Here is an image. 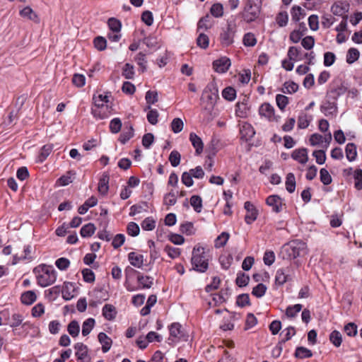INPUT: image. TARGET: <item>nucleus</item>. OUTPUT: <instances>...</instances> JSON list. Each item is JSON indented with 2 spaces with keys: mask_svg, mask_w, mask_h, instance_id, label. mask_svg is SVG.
<instances>
[{
  "mask_svg": "<svg viewBox=\"0 0 362 362\" xmlns=\"http://www.w3.org/2000/svg\"><path fill=\"white\" fill-rule=\"evenodd\" d=\"M94 107L91 109L93 117L98 119H103L109 117L112 107L109 104V95L105 94L94 95L93 98Z\"/></svg>",
  "mask_w": 362,
  "mask_h": 362,
  "instance_id": "f257e3e1",
  "label": "nucleus"
},
{
  "mask_svg": "<svg viewBox=\"0 0 362 362\" xmlns=\"http://www.w3.org/2000/svg\"><path fill=\"white\" fill-rule=\"evenodd\" d=\"M305 243L298 240H292L284 245L280 251V256L283 259H292L305 253Z\"/></svg>",
  "mask_w": 362,
  "mask_h": 362,
  "instance_id": "f03ea898",
  "label": "nucleus"
},
{
  "mask_svg": "<svg viewBox=\"0 0 362 362\" xmlns=\"http://www.w3.org/2000/svg\"><path fill=\"white\" fill-rule=\"evenodd\" d=\"M209 255L203 247L197 245L193 248L191 262L195 271L205 272L209 267Z\"/></svg>",
  "mask_w": 362,
  "mask_h": 362,
  "instance_id": "7ed1b4c3",
  "label": "nucleus"
},
{
  "mask_svg": "<svg viewBox=\"0 0 362 362\" xmlns=\"http://www.w3.org/2000/svg\"><path fill=\"white\" fill-rule=\"evenodd\" d=\"M37 284L42 287H47L55 282L57 274L51 266L43 265L35 268Z\"/></svg>",
  "mask_w": 362,
  "mask_h": 362,
  "instance_id": "20e7f679",
  "label": "nucleus"
},
{
  "mask_svg": "<svg viewBox=\"0 0 362 362\" xmlns=\"http://www.w3.org/2000/svg\"><path fill=\"white\" fill-rule=\"evenodd\" d=\"M261 0H247L241 13L243 19L247 23L254 21L259 14Z\"/></svg>",
  "mask_w": 362,
  "mask_h": 362,
  "instance_id": "39448f33",
  "label": "nucleus"
},
{
  "mask_svg": "<svg viewBox=\"0 0 362 362\" xmlns=\"http://www.w3.org/2000/svg\"><path fill=\"white\" fill-rule=\"evenodd\" d=\"M169 344H175L180 341H187L188 335L185 329L178 322H173L169 326Z\"/></svg>",
  "mask_w": 362,
  "mask_h": 362,
  "instance_id": "423d86ee",
  "label": "nucleus"
},
{
  "mask_svg": "<svg viewBox=\"0 0 362 362\" xmlns=\"http://www.w3.org/2000/svg\"><path fill=\"white\" fill-rule=\"evenodd\" d=\"M203 99H206L207 103L211 107L214 105L218 99V90L216 83L213 81L208 83L203 92Z\"/></svg>",
  "mask_w": 362,
  "mask_h": 362,
  "instance_id": "0eeeda50",
  "label": "nucleus"
},
{
  "mask_svg": "<svg viewBox=\"0 0 362 362\" xmlns=\"http://www.w3.org/2000/svg\"><path fill=\"white\" fill-rule=\"evenodd\" d=\"M235 33V26L228 24L226 30L221 34L220 40L223 46H229L233 43Z\"/></svg>",
  "mask_w": 362,
  "mask_h": 362,
  "instance_id": "6e6552de",
  "label": "nucleus"
},
{
  "mask_svg": "<svg viewBox=\"0 0 362 362\" xmlns=\"http://www.w3.org/2000/svg\"><path fill=\"white\" fill-rule=\"evenodd\" d=\"M231 65L229 58L222 57L213 62V67L215 71L223 74L226 72Z\"/></svg>",
  "mask_w": 362,
  "mask_h": 362,
  "instance_id": "1a4fd4ad",
  "label": "nucleus"
},
{
  "mask_svg": "<svg viewBox=\"0 0 362 362\" xmlns=\"http://www.w3.org/2000/svg\"><path fill=\"white\" fill-rule=\"evenodd\" d=\"M259 118L269 122L272 119V105L269 103H264L260 105L258 110Z\"/></svg>",
  "mask_w": 362,
  "mask_h": 362,
  "instance_id": "9d476101",
  "label": "nucleus"
},
{
  "mask_svg": "<svg viewBox=\"0 0 362 362\" xmlns=\"http://www.w3.org/2000/svg\"><path fill=\"white\" fill-rule=\"evenodd\" d=\"M291 158L300 164H305L308 160V150L305 148L296 149L292 152Z\"/></svg>",
  "mask_w": 362,
  "mask_h": 362,
  "instance_id": "9b49d317",
  "label": "nucleus"
},
{
  "mask_svg": "<svg viewBox=\"0 0 362 362\" xmlns=\"http://www.w3.org/2000/svg\"><path fill=\"white\" fill-rule=\"evenodd\" d=\"M245 209L247 211L245 219L247 223L250 224L257 218V212L254 205L250 202L245 203Z\"/></svg>",
  "mask_w": 362,
  "mask_h": 362,
  "instance_id": "f8f14e48",
  "label": "nucleus"
},
{
  "mask_svg": "<svg viewBox=\"0 0 362 362\" xmlns=\"http://www.w3.org/2000/svg\"><path fill=\"white\" fill-rule=\"evenodd\" d=\"M62 297L66 300L72 299L75 296V287L71 282H64L62 290Z\"/></svg>",
  "mask_w": 362,
  "mask_h": 362,
  "instance_id": "ddd939ff",
  "label": "nucleus"
},
{
  "mask_svg": "<svg viewBox=\"0 0 362 362\" xmlns=\"http://www.w3.org/2000/svg\"><path fill=\"white\" fill-rule=\"evenodd\" d=\"M349 8V4L346 1H337L331 8V11L333 14L336 16H342L347 12Z\"/></svg>",
  "mask_w": 362,
  "mask_h": 362,
  "instance_id": "4468645a",
  "label": "nucleus"
},
{
  "mask_svg": "<svg viewBox=\"0 0 362 362\" xmlns=\"http://www.w3.org/2000/svg\"><path fill=\"white\" fill-rule=\"evenodd\" d=\"M189 141L195 148L196 153L199 155L202 152L204 148V144L202 139L195 133L192 132L189 134Z\"/></svg>",
  "mask_w": 362,
  "mask_h": 362,
  "instance_id": "2eb2a0df",
  "label": "nucleus"
},
{
  "mask_svg": "<svg viewBox=\"0 0 362 362\" xmlns=\"http://www.w3.org/2000/svg\"><path fill=\"white\" fill-rule=\"evenodd\" d=\"M128 259L130 264L136 268H141L144 264V256L134 252L129 253Z\"/></svg>",
  "mask_w": 362,
  "mask_h": 362,
  "instance_id": "dca6fc26",
  "label": "nucleus"
},
{
  "mask_svg": "<svg viewBox=\"0 0 362 362\" xmlns=\"http://www.w3.org/2000/svg\"><path fill=\"white\" fill-rule=\"evenodd\" d=\"M240 132L242 139H244L245 141L251 139L255 133L253 127L248 123H244L241 126Z\"/></svg>",
  "mask_w": 362,
  "mask_h": 362,
  "instance_id": "f3484780",
  "label": "nucleus"
},
{
  "mask_svg": "<svg viewBox=\"0 0 362 362\" xmlns=\"http://www.w3.org/2000/svg\"><path fill=\"white\" fill-rule=\"evenodd\" d=\"M103 315L107 320H112L117 315L116 308L111 304H105L102 310Z\"/></svg>",
  "mask_w": 362,
  "mask_h": 362,
  "instance_id": "a211bd4d",
  "label": "nucleus"
},
{
  "mask_svg": "<svg viewBox=\"0 0 362 362\" xmlns=\"http://www.w3.org/2000/svg\"><path fill=\"white\" fill-rule=\"evenodd\" d=\"M98 340L102 344V350L104 353L107 352L112 346V339L104 332H100L98 336Z\"/></svg>",
  "mask_w": 362,
  "mask_h": 362,
  "instance_id": "6ab92c4d",
  "label": "nucleus"
},
{
  "mask_svg": "<svg viewBox=\"0 0 362 362\" xmlns=\"http://www.w3.org/2000/svg\"><path fill=\"white\" fill-rule=\"evenodd\" d=\"M20 15L21 17L28 18L35 23L39 22V18L37 15L30 6H26L22 10H21Z\"/></svg>",
  "mask_w": 362,
  "mask_h": 362,
  "instance_id": "aec40b11",
  "label": "nucleus"
},
{
  "mask_svg": "<svg viewBox=\"0 0 362 362\" xmlns=\"http://www.w3.org/2000/svg\"><path fill=\"white\" fill-rule=\"evenodd\" d=\"M78 360H84L88 356V347L82 343H76L74 346Z\"/></svg>",
  "mask_w": 362,
  "mask_h": 362,
  "instance_id": "412c9836",
  "label": "nucleus"
},
{
  "mask_svg": "<svg viewBox=\"0 0 362 362\" xmlns=\"http://www.w3.org/2000/svg\"><path fill=\"white\" fill-rule=\"evenodd\" d=\"M37 299L35 293L33 291H28L22 293L21 300L22 303L25 305H31Z\"/></svg>",
  "mask_w": 362,
  "mask_h": 362,
  "instance_id": "4be33fe9",
  "label": "nucleus"
},
{
  "mask_svg": "<svg viewBox=\"0 0 362 362\" xmlns=\"http://www.w3.org/2000/svg\"><path fill=\"white\" fill-rule=\"evenodd\" d=\"M312 120V117L308 115L305 113H301L298 118V127L300 129H305L307 128L310 121Z\"/></svg>",
  "mask_w": 362,
  "mask_h": 362,
  "instance_id": "5701e85b",
  "label": "nucleus"
},
{
  "mask_svg": "<svg viewBox=\"0 0 362 362\" xmlns=\"http://www.w3.org/2000/svg\"><path fill=\"white\" fill-rule=\"evenodd\" d=\"M298 89V85L293 81H286L284 83L281 91L284 93L291 94L296 93Z\"/></svg>",
  "mask_w": 362,
  "mask_h": 362,
  "instance_id": "b1692460",
  "label": "nucleus"
},
{
  "mask_svg": "<svg viewBox=\"0 0 362 362\" xmlns=\"http://www.w3.org/2000/svg\"><path fill=\"white\" fill-rule=\"evenodd\" d=\"M53 150L52 144H46L41 148L40 155L38 156L37 160L40 163H42L51 153Z\"/></svg>",
  "mask_w": 362,
  "mask_h": 362,
  "instance_id": "393cba45",
  "label": "nucleus"
},
{
  "mask_svg": "<svg viewBox=\"0 0 362 362\" xmlns=\"http://www.w3.org/2000/svg\"><path fill=\"white\" fill-rule=\"evenodd\" d=\"M346 158L349 161H353L355 160L357 151H356V146L353 143H349L346 146Z\"/></svg>",
  "mask_w": 362,
  "mask_h": 362,
  "instance_id": "a878e982",
  "label": "nucleus"
},
{
  "mask_svg": "<svg viewBox=\"0 0 362 362\" xmlns=\"http://www.w3.org/2000/svg\"><path fill=\"white\" fill-rule=\"evenodd\" d=\"M296 357L298 358H310L313 356L312 351L303 346L297 347L295 352Z\"/></svg>",
  "mask_w": 362,
  "mask_h": 362,
  "instance_id": "bb28decb",
  "label": "nucleus"
},
{
  "mask_svg": "<svg viewBox=\"0 0 362 362\" xmlns=\"http://www.w3.org/2000/svg\"><path fill=\"white\" fill-rule=\"evenodd\" d=\"M108 182H109V177L107 175H103L98 183V191L100 193L103 194H105L108 191Z\"/></svg>",
  "mask_w": 362,
  "mask_h": 362,
  "instance_id": "cd10ccee",
  "label": "nucleus"
},
{
  "mask_svg": "<svg viewBox=\"0 0 362 362\" xmlns=\"http://www.w3.org/2000/svg\"><path fill=\"white\" fill-rule=\"evenodd\" d=\"M95 230V227L93 223H88L83 226L80 231V234L83 238L90 237Z\"/></svg>",
  "mask_w": 362,
  "mask_h": 362,
  "instance_id": "c85d7f7f",
  "label": "nucleus"
},
{
  "mask_svg": "<svg viewBox=\"0 0 362 362\" xmlns=\"http://www.w3.org/2000/svg\"><path fill=\"white\" fill-rule=\"evenodd\" d=\"M95 325V320L93 318H88L85 320L82 325V334L87 336L90 334Z\"/></svg>",
  "mask_w": 362,
  "mask_h": 362,
  "instance_id": "c756f323",
  "label": "nucleus"
},
{
  "mask_svg": "<svg viewBox=\"0 0 362 362\" xmlns=\"http://www.w3.org/2000/svg\"><path fill=\"white\" fill-rule=\"evenodd\" d=\"M286 188L289 193H292L296 189V178L293 173H288L286 176Z\"/></svg>",
  "mask_w": 362,
  "mask_h": 362,
  "instance_id": "7c9ffc66",
  "label": "nucleus"
},
{
  "mask_svg": "<svg viewBox=\"0 0 362 362\" xmlns=\"http://www.w3.org/2000/svg\"><path fill=\"white\" fill-rule=\"evenodd\" d=\"M190 204L195 211L199 213L202 209V199L198 195H193L190 198Z\"/></svg>",
  "mask_w": 362,
  "mask_h": 362,
  "instance_id": "2f4dec72",
  "label": "nucleus"
},
{
  "mask_svg": "<svg viewBox=\"0 0 362 362\" xmlns=\"http://www.w3.org/2000/svg\"><path fill=\"white\" fill-rule=\"evenodd\" d=\"M288 57L291 61L301 60L300 48L297 47H291L288 52Z\"/></svg>",
  "mask_w": 362,
  "mask_h": 362,
  "instance_id": "473e14b6",
  "label": "nucleus"
},
{
  "mask_svg": "<svg viewBox=\"0 0 362 362\" xmlns=\"http://www.w3.org/2000/svg\"><path fill=\"white\" fill-rule=\"evenodd\" d=\"M321 112L324 113L326 116L332 115L336 112L335 105L329 102H327L321 105L320 107Z\"/></svg>",
  "mask_w": 362,
  "mask_h": 362,
  "instance_id": "72a5a7b5",
  "label": "nucleus"
},
{
  "mask_svg": "<svg viewBox=\"0 0 362 362\" xmlns=\"http://www.w3.org/2000/svg\"><path fill=\"white\" fill-rule=\"evenodd\" d=\"M137 281L143 288H149L153 285V279L148 276L138 275Z\"/></svg>",
  "mask_w": 362,
  "mask_h": 362,
  "instance_id": "f704fd0d",
  "label": "nucleus"
},
{
  "mask_svg": "<svg viewBox=\"0 0 362 362\" xmlns=\"http://www.w3.org/2000/svg\"><path fill=\"white\" fill-rule=\"evenodd\" d=\"M177 202V197L175 192L171 190L164 196L163 203L168 206H173Z\"/></svg>",
  "mask_w": 362,
  "mask_h": 362,
  "instance_id": "c9c22d12",
  "label": "nucleus"
},
{
  "mask_svg": "<svg viewBox=\"0 0 362 362\" xmlns=\"http://www.w3.org/2000/svg\"><path fill=\"white\" fill-rule=\"evenodd\" d=\"M359 51L356 48H351L349 49L346 55V62L352 64L356 62L359 57Z\"/></svg>",
  "mask_w": 362,
  "mask_h": 362,
  "instance_id": "e433bc0d",
  "label": "nucleus"
},
{
  "mask_svg": "<svg viewBox=\"0 0 362 362\" xmlns=\"http://www.w3.org/2000/svg\"><path fill=\"white\" fill-rule=\"evenodd\" d=\"M222 96L227 100L232 101L235 98L236 91L232 87H227L222 91Z\"/></svg>",
  "mask_w": 362,
  "mask_h": 362,
  "instance_id": "4c0bfd02",
  "label": "nucleus"
},
{
  "mask_svg": "<svg viewBox=\"0 0 362 362\" xmlns=\"http://www.w3.org/2000/svg\"><path fill=\"white\" fill-rule=\"evenodd\" d=\"M210 12L215 18H220L223 14V7L221 4H214L211 7Z\"/></svg>",
  "mask_w": 362,
  "mask_h": 362,
  "instance_id": "58836bf2",
  "label": "nucleus"
},
{
  "mask_svg": "<svg viewBox=\"0 0 362 362\" xmlns=\"http://www.w3.org/2000/svg\"><path fill=\"white\" fill-rule=\"evenodd\" d=\"M236 284L238 286L243 287L248 284L250 281V277L248 275L243 272H239L237 274Z\"/></svg>",
  "mask_w": 362,
  "mask_h": 362,
  "instance_id": "ea45409f",
  "label": "nucleus"
},
{
  "mask_svg": "<svg viewBox=\"0 0 362 362\" xmlns=\"http://www.w3.org/2000/svg\"><path fill=\"white\" fill-rule=\"evenodd\" d=\"M288 15L286 11L279 12L276 17V23L279 26L283 27L288 23Z\"/></svg>",
  "mask_w": 362,
  "mask_h": 362,
  "instance_id": "a19ab883",
  "label": "nucleus"
},
{
  "mask_svg": "<svg viewBox=\"0 0 362 362\" xmlns=\"http://www.w3.org/2000/svg\"><path fill=\"white\" fill-rule=\"evenodd\" d=\"M180 231L187 235H191L195 233V229L192 223L186 222L180 225Z\"/></svg>",
  "mask_w": 362,
  "mask_h": 362,
  "instance_id": "79ce46f5",
  "label": "nucleus"
},
{
  "mask_svg": "<svg viewBox=\"0 0 362 362\" xmlns=\"http://www.w3.org/2000/svg\"><path fill=\"white\" fill-rule=\"evenodd\" d=\"M122 76L127 79H132L134 76V70L133 65L127 63L123 67Z\"/></svg>",
  "mask_w": 362,
  "mask_h": 362,
  "instance_id": "37998d69",
  "label": "nucleus"
},
{
  "mask_svg": "<svg viewBox=\"0 0 362 362\" xmlns=\"http://www.w3.org/2000/svg\"><path fill=\"white\" fill-rule=\"evenodd\" d=\"M135 61L139 66L141 71L144 72L146 70V54L143 52H139L135 57Z\"/></svg>",
  "mask_w": 362,
  "mask_h": 362,
  "instance_id": "c03bdc74",
  "label": "nucleus"
},
{
  "mask_svg": "<svg viewBox=\"0 0 362 362\" xmlns=\"http://www.w3.org/2000/svg\"><path fill=\"white\" fill-rule=\"evenodd\" d=\"M68 332L73 337H76L78 335L80 327L78 322L73 320L68 325Z\"/></svg>",
  "mask_w": 362,
  "mask_h": 362,
  "instance_id": "a18cd8bd",
  "label": "nucleus"
},
{
  "mask_svg": "<svg viewBox=\"0 0 362 362\" xmlns=\"http://www.w3.org/2000/svg\"><path fill=\"white\" fill-rule=\"evenodd\" d=\"M267 291V286L263 284H258L252 289V294L257 298L262 297Z\"/></svg>",
  "mask_w": 362,
  "mask_h": 362,
  "instance_id": "49530a36",
  "label": "nucleus"
},
{
  "mask_svg": "<svg viewBox=\"0 0 362 362\" xmlns=\"http://www.w3.org/2000/svg\"><path fill=\"white\" fill-rule=\"evenodd\" d=\"M184 123L180 118H175L171 122L172 131L177 134L183 129Z\"/></svg>",
  "mask_w": 362,
  "mask_h": 362,
  "instance_id": "de8ad7c7",
  "label": "nucleus"
},
{
  "mask_svg": "<svg viewBox=\"0 0 362 362\" xmlns=\"http://www.w3.org/2000/svg\"><path fill=\"white\" fill-rule=\"evenodd\" d=\"M331 342L337 347H339L342 341L341 334L338 331H333L329 335Z\"/></svg>",
  "mask_w": 362,
  "mask_h": 362,
  "instance_id": "09e8293b",
  "label": "nucleus"
},
{
  "mask_svg": "<svg viewBox=\"0 0 362 362\" xmlns=\"http://www.w3.org/2000/svg\"><path fill=\"white\" fill-rule=\"evenodd\" d=\"M180 153L175 150L173 151L169 156V160L173 167H177L180 165Z\"/></svg>",
  "mask_w": 362,
  "mask_h": 362,
  "instance_id": "8fccbe9b",
  "label": "nucleus"
},
{
  "mask_svg": "<svg viewBox=\"0 0 362 362\" xmlns=\"http://www.w3.org/2000/svg\"><path fill=\"white\" fill-rule=\"evenodd\" d=\"M276 103L281 110H284L288 103V98L286 95L278 94L276 96Z\"/></svg>",
  "mask_w": 362,
  "mask_h": 362,
  "instance_id": "3c124183",
  "label": "nucleus"
},
{
  "mask_svg": "<svg viewBox=\"0 0 362 362\" xmlns=\"http://www.w3.org/2000/svg\"><path fill=\"white\" fill-rule=\"evenodd\" d=\"M320 177L321 182L325 185H329L332 181L331 175H329L327 170H326L325 168H322L320 170Z\"/></svg>",
  "mask_w": 362,
  "mask_h": 362,
  "instance_id": "603ef678",
  "label": "nucleus"
},
{
  "mask_svg": "<svg viewBox=\"0 0 362 362\" xmlns=\"http://www.w3.org/2000/svg\"><path fill=\"white\" fill-rule=\"evenodd\" d=\"M229 238V234L226 232H223L218 235L215 240L216 247H221L224 246Z\"/></svg>",
  "mask_w": 362,
  "mask_h": 362,
  "instance_id": "864d4df0",
  "label": "nucleus"
},
{
  "mask_svg": "<svg viewBox=\"0 0 362 362\" xmlns=\"http://www.w3.org/2000/svg\"><path fill=\"white\" fill-rule=\"evenodd\" d=\"M257 40L255 35L251 33H246L243 37V44L247 47H253L256 45Z\"/></svg>",
  "mask_w": 362,
  "mask_h": 362,
  "instance_id": "5fc2aeb1",
  "label": "nucleus"
},
{
  "mask_svg": "<svg viewBox=\"0 0 362 362\" xmlns=\"http://www.w3.org/2000/svg\"><path fill=\"white\" fill-rule=\"evenodd\" d=\"M141 226L144 230H152L156 227V222L153 218L148 217L142 221Z\"/></svg>",
  "mask_w": 362,
  "mask_h": 362,
  "instance_id": "6e6d98bb",
  "label": "nucleus"
},
{
  "mask_svg": "<svg viewBox=\"0 0 362 362\" xmlns=\"http://www.w3.org/2000/svg\"><path fill=\"white\" fill-rule=\"evenodd\" d=\"M165 251L167 252L168 255L172 259H175L178 257L181 254L180 250L179 248L173 247L169 245H166L165 247Z\"/></svg>",
  "mask_w": 362,
  "mask_h": 362,
  "instance_id": "4d7b16f0",
  "label": "nucleus"
},
{
  "mask_svg": "<svg viewBox=\"0 0 362 362\" xmlns=\"http://www.w3.org/2000/svg\"><path fill=\"white\" fill-rule=\"evenodd\" d=\"M354 177L355 180L354 186L358 190L362 189V170H355Z\"/></svg>",
  "mask_w": 362,
  "mask_h": 362,
  "instance_id": "13d9d810",
  "label": "nucleus"
},
{
  "mask_svg": "<svg viewBox=\"0 0 362 362\" xmlns=\"http://www.w3.org/2000/svg\"><path fill=\"white\" fill-rule=\"evenodd\" d=\"M122 127V122L119 118H114L110 123V131L114 133H118Z\"/></svg>",
  "mask_w": 362,
  "mask_h": 362,
  "instance_id": "bf43d9fd",
  "label": "nucleus"
},
{
  "mask_svg": "<svg viewBox=\"0 0 362 362\" xmlns=\"http://www.w3.org/2000/svg\"><path fill=\"white\" fill-rule=\"evenodd\" d=\"M284 206L285 204L283 203V201L279 197L273 195V211L279 212L283 209Z\"/></svg>",
  "mask_w": 362,
  "mask_h": 362,
  "instance_id": "052dcab7",
  "label": "nucleus"
},
{
  "mask_svg": "<svg viewBox=\"0 0 362 362\" xmlns=\"http://www.w3.org/2000/svg\"><path fill=\"white\" fill-rule=\"evenodd\" d=\"M313 156L315 158L317 163L320 165L325 163L326 160V154L323 150L313 151Z\"/></svg>",
  "mask_w": 362,
  "mask_h": 362,
  "instance_id": "680f3d73",
  "label": "nucleus"
},
{
  "mask_svg": "<svg viewBox=\"0 0 362 362\" xmlns=\"http://www.w3.org/2000/svg\"><path fill=\"white\" fill-rule=\"evenodd\" d=\"M108 26L112 31L118 33L121 29V23L119 21L112 18L108 20Z\"/></svg>",
  "mask_w": 362,
  "mask_h": 362,
  "instance_id": "e2e57ef3",
  "label": "nucleus"
},
{
  "mask_svg": "<svg viewBox=\"0 0 362 362\" xmlns=\"http://www.w3.org/2000/svg\"><path fill=\"white\" fill-rule=\"evenodd\" d=\"M211 17L209 15L202 18L198 23V28L209 29L211 27L212 23L210 22Z\"/></svg>",
  "mask_w": 362,
  "mask_h": 362,
  "instance_id": "0e129e2a",
  "label": "nucleus"
},
{
  "mask_svg": "<svg viewBox=\"0 0 362 362\" xmlns=\"http://www.w3.org/2000/svg\"><path fill=\"white\" fill-rule=\"evenodd\" d=\"M134 136V129L132 127H130L129 129L127 131L121 134L119 136V141L122 144H125L127 141H129Z\"/></svg>",
  "mask_w": 362,
  "mask_h": 362,
  "instance_id": "69168bd1",
  "label": "nucleus"
},
{
  "mask_svg": "<svg viewBox=\"0 0 362 362\" xmlns=\"http://www.w3.org/2000/svg\"><path fill=\"white\" fill-rule=\"evenodd\" d=\"M209 42L208 36L202 33H201L197 39V45L203 49L208 47Z\"/></svg>",
  "mask_w": 362,
  "mask_h": 362,
  "instance_id": "338daca9",
  "label": "nucleus"
},
{
  "mask_svg": "<svg viewBox=\"0 0 362 362\" xmlns=\"http://www.w3.org/2000/svg\"><path fill=\"white\" fill-rule=\"evenodd\" d=\"M83 280L88 283H92L95 281V274L90 269H84L82 271Z\"/></svg>",
  "mask_w": 362,
  "mask_h": 362,
  "instance_id": "774afa93",
  "label": "nucleus"
}]
</instances>
